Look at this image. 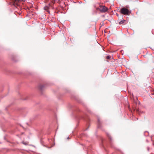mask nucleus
I'll list each match as a JSON object with an SVG mask.
<instances>
[{
  "mask_svg": "<svg viewBox=\"0 0 154 154\" xmlns=\"http://www.w3.org/2000/svg\"><path fill=\"white\" fill-rule=\"evenodd\" d=\"M49 7L48 6H46L44 8L45 10L49 14H50V11L48 10Z\"/></svg>",
  "mask_w": 154,
  "mask_h": 154,
  "instance_id": "20e7f679",
  "label": "nucleus"
},
{
  "mask_svg": "<svg viewBox=\"0 0 154 154\" xmlns=\"http://www.w3.org/2000/svg\"><path fill=\"white\" fill-rule=\"evenodd\" d=\"M126 22V20H123L121 21L120 22H119V24H122L124 23H125Z\"/></svg>",
  "mask_w": 154,
  "mask_h": 154,
  "instance_id": "39448f33",
  "label": "nucleus"
},
{
  "mask_svg": "<svg viewBox=\"0 0 154 154\" xmlns=\"http://www.w3.org/2000/svg\"><path fill=\"white\" fill-rule=\"evenodd\" d=\"M120 12L125 15H128L130 14L129 10L125 8H122L120 10Z\"/></svg>",
  "mask_w": 154,
  "mask_h": 154,
  "instance_id": "f257e3e1",
  "label": "nucleus"
},
{
  "mask_svg": "<svg viewBox=\"0 0 154 154\" xmlns=\"http://www.w3.org/2000/svg\"><path fill=\"white\" fill-rule=\"evenodd\" d=\"M44 87V85H40L39 86V88L41 90H42Z\"/></svg>",
  "mask_w": 154,
  "mask_h": 154,
  "instance_id": "423d86ee",
  "label": "nucleus"
},
{
  "mask_svg": "<svg viewBox=\"0 0 154 154\" xmlns=\"http://www.w3.org/2000/svg\"><path fill=\"white\" fill-rule=\"evenodd\" d=\"M116 15L117 16H119V15L117 14H116Z\"/></svg>",
  "mask_w": 154,
  "mask_h": 154,
  "instance_id": "6e6552de",
  "label": "nucleus"
},
{
  "mask_svg": "<svg viewBox=\"0 0 154 154\" xmlns=\"http://www.w3.org/2000/svg\"><path fill=\"white\" fill-rule=\"evenodd\" d=\"M99 9L100 11L102 13L106 12L108 10V8L104 6H100Z\"/></svg>",
  "mask_w": 154,
  "mask_h": 154,
  "instance_id": "7ed1b4c3",
  "label": "nucleus"
},
{
  "mask_svg": "<svg viewBox=\"0 0 154 154\" xmlns=\"http://www.w3.org/2000/svg\"><path fill=\"white\" fill-rule=\"evenodd\" d=\"M13 2V5L15 7L20 6L21 2L23 1V0H11Z\"/></svg>",
  "mask_w": 154,
  "mask_h": 154,
  "instance_id": "f03ea898",
  "label": "nucleus"
},
{
  "mask_svg": "<svg viewBox=\"0 0 154 154\" xmlns=\"http://www.w3.org/2000/svg\"><path fill=\"white\" fill-rule=\"evenodd\" d=\"M110 58V56H107L106 57V58L107 59H109Z\"/></svg>",
  "mask_w": 154,
  "mask_h": 154,
  "instance_id": "0eeeda50",
  "label": "nucleus"
}]
</instances>
